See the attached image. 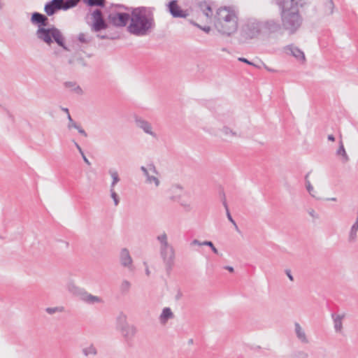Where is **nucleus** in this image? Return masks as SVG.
Wrapping results in <instances>:
<instances>
[{"instance_id": "1", "label": "nucleus", "mask_w": 358, "mask_h": 358, "mask_svg": "<svg viewBox=\"0 0 358 358\" xmlns=\"http://www.w3.org/2000/svg\"><path fill=\"white\" fill-rule=\"evenodd\" d=\"M115 7L131 12V20L127 31L136 36H144L150 34L155 28L154 17L155 8L138 6L128 7L123 4L116 3Z\"/></svg>"}, {"instance_id": "2", "label": "nucleus", "mask_w": 358, "mask_h": 358, "mask_svg": "<svg viewBox=\"0 0 358 358\" xmlns=\"http://www.w3.org/2000/svg\"><path fill=\"white\" fill-rule=\"evenodd\" d=\"M30 22L33 25L37 27L35 35L40 41L48 46L56 43L63 50L69 51L63 34L55 26L50 25L49 19L46 15L35 11L31 13Z\"/></svg>"}, {"instance_id": "3", "label": "nucleus", "mask_w": 358, "mask_h": 358, "mask_svg": "<svg viewBox=\"0 0 358 358\" xmlns=\"http://www.w3.org/2000/svg\"><path fill=\"white\" fill-rule=\"evenodd\" d=\"M91 24L90 29L92 32L96 33V37L101 40H115L120 38V33L113 31L110 23L107 18H105L102 10L99 8L90 10Z\"/></svg>"}, {"instance_id": "4", "label": "nucleus", "mask_w": 358, "mask_h": 358, "mask_svg": "<svg viewBox=\"0 0 358 358\" xmlns=\"http://www.w3.org/2000/svg\"><path fill=\"white\" fill-rule=\"evenodd\" d=\"M215 27L220 33L230 36L238 29V17L234 10L220 8L215 17Z\"/></svg>"}, {"instance_id": "5", "label": "nucleus", "mask_w": 358, "mask_h": 358, "mask_svg": "<svg viewBox=\"0 0 358 358\" xmlns=\"http://www.w3.org/2000/svg\"><path fill=\"white\" fill-rule=\"evenodd\" d=\"M281 10L282 26L289 34H294L301 27L303 19L299 14L296 6H283L282 3H277Z\"/></svg>"}, {"instance_id": "6", "label": "nucleus", "mask_w": 358, "mask_h": 358, "mask_svg": "<svg viewBox=\"0 0 358 358\" xmlns=\"http://www.w3.org/2000/svg\"><path fill=\"white\" fill-rule=\"evenodd\" d=\"M160 243V255L166 266V270L169 273L174 264L175 251L172 245L169 244L167 235L165 232L157 237Z\"/></svg>"}, {"instance_id": "7", "label": "nucleus", "mask_w": 358, "mask_h": 358, "mask_svg": "<svg viewBox=\"0 0 358 358\" xmlns=\"http://www.w3.org/2000/svg\"><path fill=\"white\" fill-rule=\"evenodd\" d=\"M81 0H50L44 6L45 15L52 16L59 10H67L75 8Z\"/></svg>"}, {"instance_id": "8", "label": "nucleus", "mask_w": 358, "mask_h": 358, "mask_svg": "<svg viewBox=\"0 0 358 358\" xmlns=\"http://www.w3.org/2000/svg\"><path fill=\"white\" fill-rule=\"evenodd\" d=\"M111 11L107 15L110 25L117 28L124 27L131 20V13L123 12V9L115 7V3L110 6Z\"/></svg>"}, {"instance_id": "9", "label": "nucleus", "mask_w": 358, "mask_h": 358, "mask_svg": "<svg viewBox=\"0 0 358 358\" xmlns=\"http://www.w3.org/2000/svg\"><path fill=\"white\" fill-rule=\"evenodd\" d=\"M68 291L73 296L78 297L83 302L93 305L103 302L101 298L88 293L84 288L76 285L73 282H69L67 285Z\"/></svg>"}, {"instance_id": "10", "label": "nucleus", "mask_w": 358, "mask_h": 358, "mask_svg": "<svg viewBox=\"0 0 358 358\" xmlns=\"http://www.w3.org/2000/svg\"><path fill=\"white\" fill-rule=\"evenodd\" d=\"M117 325L124 340L131 341L137 333V328L127 322V316L122 313L117 317Z\"/></svg>"}, {"instance_id": "11", "label": "nucleus", "mask_w": 358, "mask_h": 358, "mask_svg": "<svg viewBox=\"0 0 358 358\" xmlns=\"http://www.w3.org/2000/svg\"><path fill=\"white\" fill-rule=\"evenodd\" d=\"M262 29V22L254 21L247 22L241 31V40L245 42L247 40L257 37Z\"/></svg>"}, {"instance_id": "12", "label": "nucleus", "mask_w": 358, "mask_h": 358, "mask_svg": "<svg viewBox=\"0 0 358 358\" xmlns=\"http://www.w3.org/2000/svg\"><path fill=\"white\" fill-rule=\"evenodd\" d=\"M167 10L174 18H185L188 15L186 10H182L177 0H171L166 5Z\"/></svg>"}, {"instance_id": "13", "label": "nucleus", "mask_w": 358, "mask_h": 358, "mask_svg": "<svg viewBox=\"0 0 358 358\" xmlns=\"http://www.w3.org/2000/svg\"><path fill=\"white\" fill-rule=\"evenodd\" d=\"M262 29L269 34L277 33L281 29V25L278 21L268 20L262 23Z\"/></svg>"}, {"instance_id": "14", "label": "nucleus", "mask_w": 358, "mask_h": 358, "mask_svg": "<svg viewBox=\"0 0 358 358\" xmlns=\"http://www.w3.org/2000/svg\"><path fill=\"white\" fill-rule=\"evenodd\" d=\"M135 122L136 126L142 129L145 133L150 134L152 136H156V134L152 131V126L150 123H149L148 121L143 120L140 117L136 116L135 117Z\"/></svg>"}, {"instance_id": "15", "label": "nucleus", "mask_w": 358, "mask_h": 358, "mask_svg": "<svg viewBox=\"0 0 358 358\" xmlns=\"http://www.w3.org/2000/svg\"><path fill=\"white\" fill-rule=\"evenodd\" d=\"M120 262L124 267L129 268L132 264V259L129 252L127 248H123L120 252Z\"/></svg>"}, {"instance_id": "16", "label": "nucleus", "mask_w": 358, "mask_h": 358, "mask_svg": "<svg viewBox=\"0 0 358 358\" xmlns=\"http://www.w3.org/2000/svg\"><path fill=\"white\" fill-rule=\"evenodd\" d=\"M285 50H289L290 54L297 59L305 61V55L299 48L295 47L293 45H288L286 46Z\"/></svg>"}, {"instance_id": "17", "label": "nucleus", "mask_w": 358, "mask_h": 358, "mask_svg": "<svg viewBox=\"0 0 358 358\" xmlns=\"http://www.w3.org/2000/svg\"><path fill=\"white\" fill-rule=\"evenodd\" d=\"M308 0H278L277 3H282L283 6H299L302 7L303 5L306 3Z\"/></svg>"}, {"instance_id": "18", "label": "nucleus", "mask_w": 358, "mask_h": 358, "mask_svg": "<svg viewBox=\"0 0 358 358\" xmlns=\"http://www.w3.org/2000/svg\"><path fill=\"white\" fill-rule=\"evenodd\" d=\"M87 7L90 8L96 7V8H103L106 7V0H81Z\"/></svg>"}, {"instance_id": "19", "label": "nucleus", "mask_w": 358, "mask_h": 358, "mask_svg": "<svg viewBox=\"0 0 358 358\" xmlns=\"http://www.w3.org/2000/svg\"><path fill=\"white\" fill-rule=\"evenodd\" d=\"M294 326H295V331H296L297 338L302 343H307L308 342V341L306 338L305 332L301 329L300 324L299 323L296 322Z\"/></svg>"}, {"instance_id": "20", "label": "nucleus", "mask_w": 358, "mask_h": 358, "mask_svg": "<svg viewBox=\"0 0 358 358\" xmlns=\"http://www.w3.org/2000/svg\"><path fill=\"white\" fill-rule=\"evenodd\" d=\"M331 316L334 319V329L336 331H341L343 328L342 320L344 316L340 315H336L335 314H332Z\"/></svg>"}, {"instance_id": "21", "label": "nucleus", "mask_w": 358, "mask_h": 358, "mask_svg": "<svg viewBox=\"0 0 358 358\" xmlns=\"http://www.w3.org/2000/svg\"><path fill=\"white\" fill-rule=\"evenodd\" d=\"M222 204L226 210V214H227V217L229 220V221L230 222H231L234 226L235 227L237 231H238V227L236 223V222L234 221V220L233 219L230 212H229V208H228V205H227V201H226V199H225V195L223 193V199H222Z\"/></svg>"}, {"instance_id": "22", "label": "nucleus", "mask_w": 358, "mask_h": 358, "mask_svg": "<svg viewBox=\"0 0 358 358\" xmlns=\"http://www.w3.org/2000/svg\"><path fill=\"white\" fill-rule=\"evenodd\" d=\"M64 86L67 88H71L73 92L78 94H83V91L82 88L76 85V83L71 82V81H67L64 83Z\"/></svg>"}, {"instance_id": "23", "label": "nucleus", "mask_w": 358, "mask_h": 358, "mask_svg": "<svg viewBox=\"0 0 358 358\" xmlns=\"http://www.w3.org/2000/svg\"><path fill=\"white\" fill-rule=\"evenodd\" d=\"M77 39L82 44H89L93 41V37L88 34L80 33Z\"/></svg>"}, {"instance_id": "24", "label": "nucleus", "mask_w": 358, "mask_h": 358, "mask_svg": "<svg viewBox=\"0 0 358 358\" xmlns=\"http://www.w3.org/2000/svg\"><path fill=\"white\" fill-rule=\"evenodd\" d=\"M173 314L170 308H164L160 315V320L162 322H166L168 320L172 318Z\"/></svg>"}, {"instance_id": "25", "label": "nucleus", "mask_w": 358, "mask_h": 358, "mask_svg": "<svg viewBox=\"0 0 358 358\" xmlns=\"http://www.w3.org/2000/svg\"><path fill=\"white\" fill-rule=\"evenodd\" d=\"M336 154L338 155H341L342 157H343V162L344 163L347 162L349 161V157L345 152V148H344V145H343V143L342 142V141H340V145H339V148L336 151Z\"/></svg>"}, {"instance_id": "26", "label": "nucleus", "mask_w": 358, "mask_h": 358, "mask_svg": "<svg viewBox=\"0 0 358 358\" xmlns=\"http://www.w3.org/2000/svg\"><path fill=\"white\" fill-rule=\"evenodd\" d=\"M82 352L85 357H88L90 355L94 356L97 355V350L93 344H91L90 346L83 348Z\"/></svg>"}, {"instance_id": "27", "label": "nucleus", "mask_w": 358, "mask_h": 358, "mask_svg": "<svg viewBox=\"0 0 358 358\" xmlns=\"http://www.w3.org/2000/svg\"><path fill=\"white\" fill-rule=\"evenodd\" d=\"M201 9L203 10V14L209 17L213 15L212 8L210 5L207 4L206 2H202L199 5Z\"/></svg>"}, {"instance_id": "28", "label": "nucleus", "mask_w": 358, "mask_h": 358, "mask_svg": "<svg viewBox=\"0 0 358 358\" xmlns=\"http://www.w3.org/2000/svg\"><path fill=\"white\" fill-rule=\"evenodd\" d=\"M310 173H308L305 176V181H306V187L308 193L313 196L316 198V195L315 194V191L313 189V187L312 186L310 180H308Z\"/></svg>"}, {"instance_id": "29", "label": "nucleus", "mask_w": 358, "mask_h": 358, "mask_svg": "<svg viewBox=\"0 0 358 358\" xmlns=\"http://www.w3.org/2000/svg\"><path fill=\"white\" fill-rule=\"evenodd\" d=\"M130 287L131 283L127 280H123L120 287L121 293L122 294H127L130 289Z\"/></svg>"}, {"instance_id": "30", "label": "nucleus", "mask_w": 358, "mask_h": 358, "mask_svg": "<svg viewBox=\"0 0 358 358\" xmlns=\"http://www.w3.org/2000/svg\"><path fill=\"white\" fill-rule=\"evenodd\" d=\"M109 173L113 178L110 188H114L115 185L120 181V178L117 172L115 171H110Z\"/></svg>"}, {"instance_id": "31", "label": "nucleus", "mask_w": 358, "mask_h": 358, "mask_svg": "<svg viewBox=\"0 0 358 358\" xmlns=\"http://www.w3.org/2000/svg\"><path fill=\"white\" fill-rule=\"evenodd\" d=\"M64 310V308L63 306H57V307H49L45 308V312L50 315H52L55 313H62Z\"/></svg>"}, {"instance_id": "32", "label": "nucleus", "mask_w": 358, "mask_h": 358, "mask_svg": "<svg viewBox=\"0 0 358 358\" xmlns=\"http://www.w3.org/2000/svg\"><path fill=\"white\" fill-rule=\"evenodd\" d=\"M334 8V4L333 0H328L325 5V13L328 15H331L333 13Z\"/></svg>"}, {"instance_id": "33", "label": "nucleus", "mask_w": 358, "mask_h": 358, "mask_svg": "<svg viewBox=\"0 0 358 358\" xmlns=\"http://www.w3.org/2000/svg\"><path fill=\"white\" fill-rule=\"evenodd\" d=\"M202 245H206V246H208L209 247V249H211L212 251L216 254V255H218V250L215 247L214 244L213 243L212 241H205L203 242H202Z\"/></svg>"}, {"instance_id": "34", "label": "nucleus", "mask_w": 358, "mask_h": 358, "mask_svg": "<svg viewBox=\"0 0 358 358\" xmlns=\"http://www.w3.org/2000/svg\"><path fill=\"white\" fill-rule=\"evenodd\" d=\"M110 196L113 199L115 206H117L120 203V199L117 194L115 192L114 188H110Z\"/></svg>"}, {"instance_id": "35", "label": "nucleus", "mask_w": 358, "mask_h": 358, "mask_svg": "<svg viewBox=\"0 0 358 358\" xmlns=\"http://www.w3.org/2000/svg\"><path fill=\"white\" fill-rule=\"evenodd\" d=\"M146 182H148V183L154 182L157 187L159 186V179L157 177L154 176H150V175L148 177H147L146 178Z\"/></svg>"}, {"instance_id": "36", "label": "nucleus", "mask_w": 358, "mask_h": 358, "mask_svg": "<svg viewBox=\"0 0 358 358\" xmlns=\"http://www.w3.org/2000/svg\"><path fill=\"white\" fill-rule=\"evenodd\" d=\"M76 62L84 67L87 66L85 59L80 55H76Z\"/></svg>"}, {"instance_id": "37", "label": "nucleus", "mask_w": 358, "mask_h": 358, "mask_svg": "<svg viewBox=\"0 0 358 358\" xmlns=\"http://www.w3.org/2000/svg\"><path fill=\"white\" fill-rule=\"evenodd\" d=\"M222 132L225 134V135H229V134H231V136H234L236 135V132L233 131L230 128L227 127H224L223 129H222Z\"/></svg>"}, {"instance_id": "38", "label": "nucleus", "mask_w": 358, "mask_h": 358, "mask_svg": "<svg viewBox=\"0 0 358 358\" xmlns=\"http://www.w3.org/2000/svg\"><path fill=\"white\" fill-rule=\"evenodd\" d=\"M192 23L194 26H196V27L200 28L201 29H202L203 31H204L206 33H208L210 31V27L209 26H205V27H203L200 26L199 24H198L196 22H192Z\"/></svg>"}, {"instance_id": "39", "label": "nucleus", "mask_w": 358, "mask_h": 358, "mask_svg": "<svg viewBox=\"0 0 358 358\" xmlns=\"http://www.w3.org/2000/svg\"><path fill=\"white\" fill-rule=\"evenodd\" d=\"M80 125H78L76 122L73 120L72 122H69L68 124V128L71 129V128H74L77 129L79 127Z\"/></svg>"}, {"instance_id": "40", "label": "nucleus", "mask_w": 358, "mask_h": 358, "mask_svg": "<svg viewBox=\"0 0 358 358\" xmlns=\"http://www.w3.org/2000/svg\"><path fill=\"white\" fill-rule=\"evenodd\" d=\"M238 61L245 63L247 64L251 65V66H255L253 62L249 61L248 59H246L245 57H239Z\"/></svg>"}, {"instance_id": "41", "label": "nucleus", "mask_w": 358, "mask_h": 358, "mask_svg": "<svg viewBox=\"0 0 358 358\" xmlns=\"http://www.w3.org/2000/svg\"><path fill=\"white\" fill-rule=\"evenodd\" d=\"M148 170L150 171H151L152 173H155V174H157L158 173L157 171L156 167H155V166L153 164H151L148 165Z\"/></svg>"}, {"instance_id": "42", "label": "nucleus", "mask_w": 358, "mask_h": 358, "mask_svg": "<svg viewBox=\"0 0 358 358\" xmlns=\"http://www.w3.org/2000/svg\"><path fill=\"white\" fill-rule=\"evenodd\" d=\"M76 55H73L71 58H69L68 63L71 66H74L76 64Z\"/></svg>"}, {"instance_id": "43", "label": "nucleus", "mask_w": 358, "mask_h": 358, "mask_svg": "<svg viewBox=\"0 0 358 358\" xmlns=\"http://www.w3.org/2000/svg\"><path fill=\"white\" fill-rule=\"evenodd\" d=\"M308 212V214L313 218L317 219L319 217L318 215L315 213V211L313 209H309Z\"/></svg>"}, {"instance_id": "44", "label": "nucleus", "mask_w": 358, "mask_h": 358, "mask_svg": "<svg viewBox=\"0 0 358 358\" xmlns=\"http://www.w3.org/2000/svg\"><path fill=\"white\" fill-rule=\"evenodd\" d=\"M141 170L143 171V173L144 176H145L146 178H147V177H148V176H150V174H149V170H148L147 168H145V166H142L141 167Z\"/></svg>"}, {"instance_id": "45", "label": "nucleus", "mask_w": 358, "mask_h": 358, "mask_svg": "<svg viewBox=\"0 0 358 358\" xmlns=\"http://www.w3.org/2000/svg\"><path fill=\"white\" fill-rule=\"evenodd\" d=\"M3 110L6 113L8 117L13 122L14 121V116L13 114L10 112L9 110H8L6 108H3Z\"/></svg>"}, {"instance_id": "46", "label": "nucleus", "mask_w": 358, "mask_h": 358, "mask_svg": "<svg viewBox=\"0 0 358 358\" xmlns=\"http://www.w3.org/2000/svg\"><path fill=\"white\" fill-rule=\"evenodd\" d=\"M77 130H78V133L80 134L81 135L84 136L85 137L87 136V134L80 126H79V127L77 129Z\"/></svg>"}, {"instance_id": "47", "label": "nucleus", "mask_w": 358, "mask_h": 358, "mask_svg": "<svg viewBox=\"0 0 358 358\" xmlns=\"http://www.w3.org/2000/svg\"><path fill=\"white\" fill-rule=\"evenodd\" d=\"M285 273L291 281L294 280L293 275H292L291 271L289 269H286Z\"/></svg>"}, {"instance_id": "48", "label": "nucleus", "mask_w": 358, "mask_h": 358, "mask_svg": "<svg viewBox=\"0 0 358 358\" xmlns=\"http://www.w3.org/2000/svg\"><path fill=\"white\" fill-rule=\"evenodd\" d=\"M308 356V354L305 352L301 351L298 352L299 358H307Z\"/></svg>"}, {"instance_id": "49", "label": "nucleus", "mask_w": 358, "mask_h": 358, "mask_svg": "<svg viewBox=\"0 0 358 358\" xmlns=\"http://www.w3.org/2000/svg\"><path fill=\"white\" fill-rule=\"evenodd\" d=\"M73 143H74L76 148L78 149V152H80V154L82 155L83 153H84L81 147L79 145V144L78 143H76V141H73Z\"/></svg>"}, {"instance_id": "50", "label": "nucleus", "mask_w": 358, "mask_h": 358, "mask_svg": "<svg viewBox=\"0 0 358 358\" xmlns=\"http://www.w3.org/2000/svg\"><path fill=\"white\" fill-rule=\"evenodd\" d=\"M83 159V161L87 164V165H90L91 163L88 160V159L86 157L84 153H83L81 155Z\"/></svg>"}, {"instance_id": "51", "label": "nucleus", "mask_w": 358, "mask_h": 358, "mask_svg": "<svg viewBox=\"0 0 358 358\" xmlns=\"http://www.w3.org/2000/svg\"><path fill=\"white\" fill-rule=\"evenodd\" d=\"M224 269L227 270L228 271H229L230 273H233L234 271V267L231 266H225L224 267Z\"/></svg>"}, {"instance_id": "52", "label": "nucleus", "mask_w": 358, "mask_h": 358, "mask_svg": "<svg viewBox=\"0 0 358 358\" xmlns=\"http://www.w3.org/2000/svg\"><path fill=\"white\" fill-rule=\"evenodd\" d=\"M192 245H202V243H201L199 241H198L197 239H194L192 241Z\"/></svg>"}, {"instance_id": "53", "label": "nucleus", "mask_w": 358, "mask_h": 358, "mask_svg": "<svg viewBox=\"0 0 358 358\" xmlns=\"http://www.w3.org/2000/svg\"><path fill=\"white\" fill-rule=\"evenodd\" d=\"M328 140L330 141H335V137L334 135L332 134H329L328 135V137H327Z\"/></svg>"}, {"instance_id": "54", "label": "nucleus", "mask_w": 358, "mask_h": 358, "mask_svg": "<svg viewBox=\"0 0 358 358\" xmlns=\"http://www.w3.org/2000/svg\"><path fill=\"white\" fill-rule=\"evenodd\" d=\"M61 110L62 111H64V113H66V114L69 113V110L67 108L61 107Z\"/></svg>"}, {"instance_id": "55", "label": "nucleus", "mask_w": 358, "mask_h": 358, "mask_svg": "<svg viewBox=\"0 0 358 358\" xmlns=\"http://www.w3.org/2000/svg\"><path fill=\"white\" fill-rule=\"evenodd\" d=\"M4 6V3L3 2V0H0V10H1L3 9Z\"/></svg>"}, {"instance_id": "56", "label": "nucleus", "mask_w": 358, "mask_h": 358, "mask_svg": "<svg viewBox=\"0 0 358 358\" xmlns=\"http://www.w3.org/2000/svg\"><path fill=\"white\" fill-rule=\"evenodd\" d=\"M67 118H68V120H69V122H72L73 121V119L70 115V113L67 114Z\"/></svg>"}, {"instance_id": "57", "label": "nucleus", "mask_w": 358, "mask_h": 358, "mask_svg": "<svg viewBox=\"0 0 358 358\" xmlns=\"http://www.w3.org/2000/svg\"><path fill=\"white\" fill-rule=\"evenodd\" d=\"M326 200H327V201H336V198H335V197H333V198H327Z\"/></svg>"}, {"instance_id": "58", "label": "nucleus", "mask_w": 358, "mask_h": 358, "mask_svg": "<svg viewBox=\"0 0 358 358\" xmlns=\"http://www.w3.org/2000/svg\"><path fill=\"white\" fill-rule=\"evenodd\" d=\"M194 343V340L192 338H190L188 340V344L192 345Z\"/></svg>"}, {"instance_id": "59", "label": "nucleus", "mask_w": 358, "mask_h": 358, "mask_svg": "<svg viewBox=\"0 0 358 358\" xmlns=\"http://www.w3.org/2000/svg\"><path fill=\"white\" fill-rule=\"evenodd\" d=\"M145 273H146V275H150V271L149 269L147 268L146 270H145Z\"/></svg>"}, {"instance_id": "60", "label": "nucleus", "mask_w": 358, "mask_h": 358, "mask_svg": "<svg viewBox=\"0 0 358 358\" xmlns=\"http://www.w3.org/2000/svg\"><path fill=\"white\" fill-rule=\"evenodd\" d=\"M58 53H59V51H57V50H55V51L53 52V54H54V55H58Z\"/></svg>"}, {"instance_id": "61", "label": "nucleus", "mask_w": 358, "mask_h": 358, "mask_svg": "<svg viewBox=\"0 0 358 358\" xmlns=\"http://www.w3.org/2000/svg\"><path fill=\"white\" fill-rule=\"evenodd\" d=\"M0 238H2V237L0 236Z\"/></svg>"}]
</instances>
